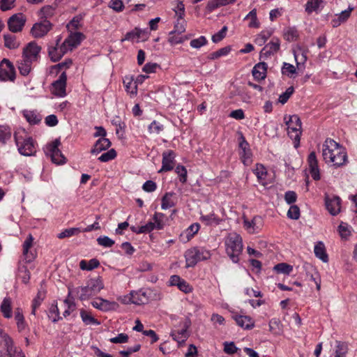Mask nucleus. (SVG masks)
I'll use <instances>...</instances> for the list:
<instances>
[{"label":"nucleus","mask_w":357,"mask_h":357,"mask_svg":"<svg viewBox=\"0 0 357 357\" xmlns=\"http://www.w3.org/2000/svg\"><path fill=\"white\" fill-rule=\"evenodd\" d=\"M322 155L326 163L331 162L337 167L345 165L348 161L346 149L331 138L323 144Z\"/></svg>","instance_id":"nucleus-1"},{"label":"nucleus","mask_w":357,"mask_h":357,"mask_svg":"<svg viewBox=\"0 0 357 357\" xmlns=\"http://www.w3.org/2000/svg\"><path fill=\"white\" fill-rule=\"evenodd\" d=\"M102 289H103L102 281L100 278H96L90 279L86 286L75 287L71 289V291L72 294H76L79 299L83 301L96 296Z\"/></svg>","instance_id":"nucleus-2"},{"label":"nucleus","mask_w":357,"mask_h":357,"mask_svg":"<svg viewBox=\"0 0 357 357\" xmlns=\"http://www.w3.org/2000/svg\"><path fill=\"white\" fill-rule=\"evenodd\" d=\"M14 139L17 150L21 155L31 156L36 153V143L31 137L27 135L24 130L15 132Z\"/></svg>","instance_id":"nucleus-3"},{"label":"nucleus","mask_w":357,"mask_h":357,"mask_svg":"<svg viewBox=\"0 0 357 357\" xmlns=\"http://www.w3.org/2000/svg\"><path fill=\"white\" fill-rule=\"evenodd\" d=\"M226 252L234 263H238L243 251V242L241 236L236 233L229 234L225 240Z\"/></svg>","instance_id":"nucleus-4"},{"label":"nucleus","mask_w":357,"mask_h":357,"mask_svg":"<svg viewBox=\"0 0 357 357\" xmlns=\"http://www.w3.org/2000/svg\"><path fill=\"white\" fill-rule=\"evenodd\" d=\"M287 126L289 137L294 140V146L297 149L300 145L301 135L302 133V123L298 115L285 116L284 118Z\"/></svg>","instance_id":"nucleus-5"},{"label":"nucleus","mask_w":357,"mask_h":357,"mask_svg":"<svg viewBox=\"0 0 357 357\" xmlns=\"http://www.w3.org/2000/svg\"><path fill=\"white\" fill-rule=\"evenodd\" d=\"M211 253L204 248L194 247L185 252L186 268L194 267L199 261L209 259Z\"/></svg>","instance_id":"nucleus-6"},{"label":"nucleus","mask_w":357,"mask_h":357,"mask_svg":"<svg viewBox=\"0 0 357 357\" xmlns=\"http://www.w3.org/2000/svg\"><path fill=\"white\" fill-rule=\"evenodd\" d=\"M0 337L1 339L0 342V357H14L16 349L14 347L12 338L1 329H0Z\"/></svg>","instance_id":"nucleus-7"},{"label":"nucleus","mask_w":357,"mask_h":357,"mask_svg":"<svg viewBox=\"0 0 357 357\" xmlns=\"http://www.w3.org/2000/svg\"><path fill=\"white\" fill-rule=\"evenodd\" d=\"M61 145L59 139H56L50 144H47L45 149V153L50 155L53 162L60 165L66 162V158L59 149Z\"/></svg>","instance_id":"nucleus-8"},{"label":"nucleus","mask_w":357,"mask_h":357,"mask_svg":"<svg viewBox=\"0 0 357 357\" xmlns=\"http://www.w3.org/2000/svg\"><path fill=\"white\" fill-rule=\"evenodd\" d=\"M16 78L15 68L12 62L3 59L0 63V81L14 82Z\"/></svg>","instance_id":"nucleus-9"},{"label":"nucleus","mask_w":357,"mask_h":357,"mask_svg":"<svg viewBox=\"0 0 357 357\" xmlns=\"http://www.w3.org/2000/svg\"><path fill=\"white\" fill-rule=\"evenodd\" d=\"M238 141V146L241 150L239 152L241 160L244 165L249 166L252 162V153L250 149V144L242 133L241 134Z\"/></svg>","instance_id":"nucleus-10"},{"label":"nucleus","mask_w":357,"mask_h":357,"mask_svg":"<svg viewBox=\"0 0 357 357\" xmlns=\"http://www.w3.org/2000/svg\"><path fill=\"white\" fill-rule=\"evenodd\" d=\"M41 47L35 41L29 43L23 49L22 58L32 61H38L40 58Z\"/></svg>","instance_id":"nucleus-11"},{"label":"nucleus","mask_w":357,"mask_h":357,"mask_svg":"<svg viewBox=\"0 0 357 357\" xmlns=\"http://www.w3.org/2000/svg\"><path fill=\"white\" fill-rule=\"evenodd\" d=\"M180 325L181 326V329L173 330L170 334L172 339L179 344L184 342L189 337L188 329L191 325V321L189 319H185L181 322Z\"/></svg>","instance_id":"nucleus-12"},{"label":"nucleus","mask_w":357,"mask_h":357,"mask_svg":"<svg viewBox=\"0 0 357 357\" xmlns=\"http://www.w3.org/2000/svg\"><path fill=\"white\" fill-rule=\"evenodd\" d=\"M162 167L158 173L172 171L176 163V153L172 150H167L162 153Z\"/></svg>","instance_id":"nucleus-13"},{"label":"nucleus","mask_w":357,"mask_h":357,"mask_svg":"<svg viewBox=\"0 0 357 357\" xmlns=\"http://www.w3.org/2000/svg\"><path fill=\"white\" fill-rule=\"evenodd\" d=\"M26 22V17L22 13L13 15L8 20V29L13 33H17L22 30Z\"/></svg>","instance_id":"nucleus-14"},{"label":"nucleus","mask_w":357,"mask_h":357,"mask_svg":"<svg viewBox=\"0 0 357 357\" xmlns=\"http://www.w3.org/2000/svg\"><path fill=\"white\" fill-rule=\"evenodd\" d=\"M67 75L65 72H63L59 79L54 81L52 84V93L59 97H64L66 95Z\"/></svg>","instance_id":"nucleus-15"},{"label":"nucleus","mask_w":357,"mask_h":357,"mask_svg":"<svg viewBox=\"0 0 357 357\" xmlns=\"http://www.w3.org/2000/svg\"><path fill=\"white\" fill-rule=\"evenodd\" d=\"M280 47V41L278 38H273L272 40L265 45L260 52V57L266 59L275 54Z\"/></svg>","instance_id":"nucleus-16"},{"label":"nucleus","mask_w":357,"mask_h":357,"mask_svg":"<svg viewBox=\"0 0 357 357\" xmlns=\"http://www.w3.org/2000/svg\"><path fill=\"white\" fill-rule=\"evenodd\" d=\"M52 24L50 21L44 20L43 22L36 23L31 29V33L34 38H41L50 30Z\"/></svg>","instance_id":"nucleus-17"},{"label":"nucleus","mask_w":357,"mask_h":357,"mask_svg":"<svg viewBox=\"0 0 357 357\" xmlns=\"http://www.w3.org/2000/svg\"><path fill=\"white\" fill-rule=\"evenodd\" d=\"M91 305L93 307L105 312L114 310L119 306L117 303L109 301L102 298H96L91 302Z\"/></svg>","instance_id":"nucleus-18"},{"label":"nucleus","mask_w":357,"mask_h":357,"mask_svg":"<svg viewBox=\"0 0 357 357\" xmlns=\"http://www.w3.org/2000/svg\"><path fill=\"white\" fill-rule=\"evenodd\" d=\"M263 225V220L261 216L256 215L251 220H243L244 228L250 234L257 232Z\"/></svg>","instance_id":"nucleus-19"},{"label":"nucleus","mask_w":357,"mask_h":357,"mask_svg":"<svg viewBox=\"0 0 357 357\" xmlns=\"http://www.w3.org/2000/svg\"><path fill=\"white\" fill-rule=\"evenodd\" d=\"M33 242V237L31 234H29L22 245L23 257L24 260L28 263L31 262L36 258V253L30 250L32 248Z\"/></svg>","instance_id":"nucleus-20"},{"label":"nucleus","mask_w":357,"mask_h":357,"mask_svg":"<svg viewBox=\"0 0 357 357\" xmlns=\"http://www.w3.org/2000/svg\"><path fill=\"white\" fill-rule=\"evenodd\" d=\"M307 162L310 168V173L314 181H319L321 178L318 161L315 152H311L307 158Z\"/></svg>","instance_id":"nucleus-21"},{"label":"nucleus","mask_w":357,"mask_h":357,"mask_svg":"<svg viewBox=\"0 0 357 357\" xmlns=\"http://www.w3.org/2000/svg\"><path fill=\"white\" fill-rule=\"evenodd\" d=\"M326 206L331 215H337L340 212L341 208L340 198L335 196L331 199L326 198Z\"/></svg>","instance_id":"nucleus-22"},{"label":"nucleus","mask_w":357,"mask_h":357,"mask_svg":"<svg viewBox=\"0 0 357 357\" xmlns=\"http://www.w3.org/2000/svg\"><path fill=\"white\" fill-rule=\"evenodd\" d=\"M268 65L265 62L257 63L252 69V75L257 80H263L266 78Z\"/></svg>","instance_id":"nucleus-23"},{"label":"nucleus","mask_w":357,"mask_h":357,"mask_svg":"<svg viewBox=\"0 0 357 357\" xmlns=\"http://www.w3.org/2000/svg\"><path fill=\"white\" fill-rule=\"evenodd\" d=\"M111 144V142L109 139L105 137H100L96 142L93 147L91 150V153L96 155L98 154L101 151L109 148Z\"/></svg>","instance_id":"nucleus-24"},{"label":"nucleus","mask_w":357,"mask_h":357,"mask_svg":"<svg viewBox=\"0 0 357 357\" xmlns=\"http://www.w3.org/2000/svg\"><path fill=\"white\" fill-rule=\"evenodd\" d=\"M0 312L2 313L4 318L10 319L12 317V300L10 297L3 298L0 305Z\"/></svg>","instance_id":"nucleus-25"},{"label":"nucleus","mask_w":357,"mask_h":357,"mask_svg":"<svg viewBox=\"0 0 357 357\" xmlns=\"http://www.w3.org/2000/svg\"><path fill=\"white\" fill-rule=\"evenodd\" d=\"M84 38V36L81 32L72 33L65 40L66 44H68V47L74 48L79 45Z\"/></svg>","instance_id":"nucleus-26"},{"label":"nucleus","mask_w":357,"mask_h":357,"mask_svg":"<svg viewBox=\"0 0 357 357\" xmlns=\"http://www.w3.org/2000/svg\"><path fill=\"white\" fill-rule=\"evenodd\" d=\"M132 303L135 305H142L148 302L149 298L146 292L143 289H140L137 291H132Z\"/></svg>","instance_id":"nucleus-27"},{"label":"nucleus","mask_w":357,"mask_h":357,"mask_svg":"<svg viewBox=\"0 0 357 357\" xmlns=\"http://www.w3.org/2000/svg\"><path fill=\"white\" fill-rule=\"evenodd\" d=\"M238 326L245 329H251L254 327V321L251 317L244 315H237L234 317Z\"/></svg>","instance_id":"nucleus-28"},{"label":"nucleus","mask_w":357,"mask_h":357,"mask_svg":"<svg viewBox=\"0 0 357 357\" xmlns=\"http://www.w3.org/2000/svg\"><path fill=\"white\" fill-rule=\"evenodd\" d=\"M253 172L256 175L258 182L263 185H266V179L268 174L266 167L261 164H257Z\"/></svg>","instance_id":"nucleus-29"},{"label":"nucleus","mask_w":357,"mask_h":357,"mask_svg":"<svg viewBox=\"0 0 357 357\" xmlns=\"http://www.w3.org/2000/svg\"><path fill=\"white\" fill-rule=\"evenodd\" d=\"M323 0H307L305 5V10L307 14H311L313 12L317 13H319L322 6Z\"/></svg>","instance_id":"nucleus-30"},{"label":"nucleus","mask_w":357,"mask_h":357,"mask_svg":"<svg viewBox=\"0 0 357 357\" xmlns=\"http://www.w3.org/2000/svg\"><path fill=\"white\" fill-rule=\"evenodd\" d=\"M33 63L29 60L22 58L20 61H17V68L20 73L23 76L28 75L32 68Z\"/></svg>","instance_id":"nucleus-31"},{"label":"nucleus","mask_w":357,"mask_h":357,"mask_svg":"<svg viewBox=\"0 0 357 357\" xmlns=\"http://www.w3.org/2000/svg\"><path fill=\"white\" fill-rule=\"evenodd\" d=\"M23 116L31 125L38 124L42 120L41 115L36 111L25 110L23 112Z\"/></svg>","instance_id":"nucleus-32"},{"label":"nucleus","mask_w":357,"mask_h":357,"mask_svg":"<svg viewBox=\"0 0 357 357\" xmlns=\"http://www.w3.org/2000/svg\"><path fill=\"white\" fill-rule=\"evenodd\" d=\"M314 252L315 256L320 259L322 261H328V257L326 252L325 245L322 242L319 241L315 244Z\"/></svg>","instance_id":"nucleus-33"},{"label":"nucleus","mask_w":357,"mask_h":357,"mask_svg":"<svg viewBox=\"0 0 357 357\" xmlns=\"http://www.w3.org/2000/svg\"><path fill=\"white\" fill-rule=\"evenodd\" d=\"M237 0H209L206 5V9L208 12H212L217 8L226 6L230 3H234Z\"/></svg>","instance_id":"nucleus-34"},{"label":"nucleus","mask_w":357,"mask_h":357,"mask_svg":"<svg viewBox=\"0 0 357 357\" xmlns=\"http://www.w3.org/2000/svg\"><path fill=\"white\" fill-rule=\"evenodd\" d=\"M200 221L205 225L209 226L213 224L218 225L220 222V218L215 213L211 212L207 215H201L199 218Z\"/></svg>","instance_id":"nucleus-35"},{"label":"nucleus","mask_w":357,"mask_h":357,"mask_svg":"<svg viewBox=\"0 0 357 357\" xmlns=\"http://www.w3.org/2000/svg\"><path fill=\"white\" fill-rule=\"evenodd\" d=\"M80 317L82 318V321L86 325H100V322L98 321L96 318H94L89 312H87L84 309L80 310Z\"/></svg>","instance_id":"nucleus-36"},{"label":"nucleus","mask_w":357,"mask_h":357,"mask_svg":"<svg viewBox=\"0 0 357 357\" xmlns=\"http://www.w3.org/2000/svg\"><path fill=\"white\" fill-rule=\"evenodd\" d=\"M100 262L96 259H91L89 261L82 259L79 262V268L84 271H91L96 268H98Z\"/></svg>","instance_id":"nucleus-37"},{"label":"nucleus","mask_w":357,"mask_h":357,"mask_svg":"<svg viewBox=\"0 0 357 357\" xmlns=\"http://www.w3.org/2000/svg\"><path fill=\"white\" fill-rule=\"evenodd\" d=\"M272 34H273L272 30H269V29L263 30L260 32V33H259L256 36V38L255 39V43L259 46H262L263 45L265 44L266 40L271 36Z\"/></svg>","instance_id":"nucleus-38"},{"label":"nucleus","mask_w":357,"mask_h":357,"mask_svg":"<svg viewBox=\"0 0 357 357\" xmlns=\"http://www.w3.org/2000/svg\"><path fill=\"white\" fill-rule=\"evenodd\" d=\"M4 45L10 50L17 49L20 43L17 41L16 36L12 34H5L3 36Z\"/></svg>","instance_id":"nucleus-39"},{"label":"nucleus","mask_w":357,"mask_h":357,"mask_svg":"<svg viewBox=\"0 0 357 357\" xmlns=\"http://www.w3.org/2000/svg\"><path fill=\"white\" fill-rule=\"evenodd\" d=\"M71 294V289L69 288L68 297L64 300V303L67 306V309L63 313L64 317L69 316L76 308V305L73 299H70Z\"/></svg>","instance_id":"nucleus-40"},{"label":"nucleus","mask_w":357,"mask_h":357,"mask_svg":"<svg viewBox=\"0 0 357 357\" xmlns=\"http://www.w3.org/2000/svg\"><path fill=\"white\" fill-rule=\"evenodd\" d=\"M174 192H166L162 198L161 208L166 210L175 206L176 203L172 200V197L174 195Z\"/></svg>","instance_id":"nucleus-41"},{"label":"nucleus","mask_w":357,"mask_h":357,"mask_svg":"<svg viewBox=\"0 0 357 357\" xmlns=\"http://www.w3.org/2000/svg\"><path fill=\"white\" fill-rule=\"evenodd\" d=\"M269 331L274 335H279L282 332V324L279 319L273 318L269 321Z\"/></svg>","instance_id":"nucleus-42"},{"label":"nucleus","mask_w":357,"mask_h":357,"mask_svg":"<svg viewBox=\"0 0 357 357\" xmlns=\"http://www.w3.org/2000/svg\"><path fill=\"white\" fill-rule=\"evenodd\" d=\"M166 215L162 213L155 212L153 216V220L156 227V229L161 230L165 227V220Z\"/></svg>","instance_id":"nucleus-43"},{"label":"nucleus","mask_w":357,"mask_h":357,"mask_svg":"<svg viewBox=\"0 0 357 357\" xmlns=\"http://www.w3.org/2000/svg\"><path fill=\"white\" fill-rule=\"evenodd\" d=\"M231 51V47L229 46H227L222 48L219 49L218 50L211 52L208 55V59L209 60H215L221 56H227Z\"/></svg>","instance_id":"nucleus-44"},{"label":"nucleus","mask_w":357,"mask_h":357,"mask_svg":"<svg viewBox=\"0 0 357 357\" xmlns=\"http://www.w3.org/2000/svg\"><path fill=\"white\" fill-rule=\"evenodd\" d=\"M348 351L347 344L342 342H337L336 348L333 356L331 357H346Z\"/></svg>","instance_id":"nucleus-45"},{"label":"nucleus","mask_w":357,"mask_h":357,"mask_svg":"<svg viewBox=\"0 0 357 357\" xmlns=\"http://www.w3.org/2000/svg\"><path fill=\"white\" fill-rule=\"evenodd\" d=\"M298 38V33L295 27H288L284 31V38L289 41L296 40Z\"/></svg>","instance_id":"nucleus-46"},{"label":"nucleus","mask_w":357,"mask_h":357,"mask_svg":"<svg viewBox=\"0 0 357 357\" xmlns=\"http://www.w3.org/2000/svg\"><path fill=\"white\" fill-rule=\"evenodd\" d=\"M48 317L52 319V322L56 323L62 319L59 314V310L57 303L52 304L49 310Z\"/></svg>","instance_id":"nucleus-47"},{"label":"nucleus","mask_w":357,"mask_h":357,"mask_svg":"<svg viewBox=\"0 0 357 357\" xmlns=\"http://www.w3.org/2000/svg\"><path fill=\"white\" fill-rule=\"evenodd\" d=\"M82 232V229L78 227H72L64 229L63 231L59 233L57 237L60 239L70 237L75 235H77Z\"/></svg>","instance_id":"nucleus-48"},{"label":"nucleus","mask_w":357,"mask_h":357,"mask_svg":"<svg viewBox=\"0 0 357 357\" xmlns=\"http://www.w3.org/2000/svg\"><path fill=\"white\" fill-rule=\"evenodd\" d=\"M245 20H250L249 22V27L250 28H259V22L257 20V10L256 9L252 10L245 17Z\"/></svg>","instance_id":"nucleus-49"},{"label":"nucleus","mask_w":357,"mask_h":357,"mask_svg":"<svg viewBox=\"0 0 357 357\" xmlns=\"http://www.w3.org/2000/svg\"><path fill=\"white\" fill-rule=\"evenodd\" d=\"M56 6H45L40 10V18L47 20V18L51 17L54 15Z\"/></svg>","instance_id":"nucleus-50"},{"label":"nucleus","mask_w":357,"mask_h":357,"mask_svg":"<svg viewBox=\"0 0 357 357\" xmlns=\"http://www.w3.org/2000/svg\"><path fill=\"white\" fill-rule=\"evenodd\" d=\"M45 298V294L38 291L36 297L33 300L32 304H31V314L35 315L37 308L39 307V306L41 305L43 301Z\"/></svg>","instance_id":"nucleus-51"},{"label":"nucleus","mask_w":357,"mask_h":357,"mask_svg":"<svg viewBox=\"0 0 357 357\" xmlns=\"http://www.w3.org/2000/svg\"><path fill=\"white\" fill-rule=\"evenodd\" d=\"M140 33H141V29L135 28L133 30L126 33L124 38L122 39V41H123V40L133 41L135 39H137V40L140 39L141 38H143V36H140Z\"/></svg>","instance_id":"nucleus-52"},{"label":"nucleus","mask_w":357,"mask_h":357,"mask_svg":"<svg viewBox=\"0 0 357 357\" xmlns=\"http://www.w3.org/2000/svg\"><path fill=\"white\" fill-rule=\"evenodd\" d=\"M200 225L199 223H193L190 225L184 231L188 241H190L199 231Z\"/></svg>","instance_id":"nucleus-53"},{"label":"nucleus","mask_w":357,"mask_h":357,"mask_svg":"<svg viewBox=\"0 0 357 357\" xmlns=\"http://www.w3.org/2000/svg\"><path fill=\"white\" fill-rule=\"evenodd\" d=\"M274 270L278 273L289 275L293 271V267L286 263H279L274 266Z\"/></svg>","instance_id":"nucleus-54"},{"label":"nucleus","mask_w":357,"mask_h":357,"mask_svg":"<svg viewBox=\"0 0 357 357\" xmlns=\"http://www.w3.org/2000/svg\"><path fill=\"white\" fill-rule=\"evenodd\" d=\"M307 51L303 50H299L298 52H295L294 57L298 67V66L304 64L306 62L307 59Z\"/></svg>","instance_id":"nucleus-55"},{"label":"nucleus","mask_w":357,"mask_h":357,"mask_svg":"<svg viewBox=\"0 0 357 357\" xmlns=\"http://www.w3.org/2000/svg\"><path fill=\"white\" fill-rule=\"evenodd\" d=\"M11 137V130L9 127L0 126V143L5 144Z\"/></svg>","instance_id":"nucleus-56"},{"label":"nucleus","mask_w":357,"mask_h":357,"mask_svg":"<svg viewBox=\"0 0 357 357\" xmlns=\"http://www.w3.org/2000/svg\"><path fill=\"white\" fill-rule=\"evenodd\" d=\"M48 54L50 59L53 62L59 61L63 56V53L60 52L57 47H50L48 50Z\"/></svg>","instance_id":"nucleus-57"},{"label":"nucleus","mask_w":357,"mask_h":357,"mask_svg":"<svg viewBox=\"0 0 357 357\" xmlns=\"http://www.w3.org/2000/svg\"><path fill=\"white\" fill-rule=\"evenodd\" d=\"M164 130V126L160 122L153 121L148 127V131L150 134H159Z\"/></svg>","instance_id":"nucleus-58"},{"label":"nucleus","mask_w":357,"mask_h":357,"mask_svg":"<svg viewBox=\"0 0 357 357\" xmlns=\"http://www.w3.org/2000/svg\"><path fill=\"white\" fill-rule=\"evenodd\" d=\"M175 172L179 177L180 182L182 183H186L188 178L186 168L183 165H178L176 167Z\"/></svg>","instance_id":"nucleus-59"},{"label":"nucleus","mask_w":357,"mask_h":357,"mask_svg":"<svg viewBox=\"0 0 357 357\" xmlns=\"http://www.w3.org/2000/svg\"><path fill=\"white\" fill-rule=\"evenodd\" d=\"M207 43L208 40L204 36H201L197 38L192 40L190 45L193 48L199 49L201 47L206 45Z\"/></svg>","instance_id":"nucleus-60"},{"label":"nucleus","mask_w":357,"mask_h":357,"mask_svg":"<svg viewBox=\"0 0 357 357\" xmlns=\"http://www.w3.org/2000/svg\"><path fill=\"white\" fill-rule=\"evenodd\" d=\"M116 157V152L114 149H112L108 151L102 153L99 158L98 160L102 162H106L114 159Z\"/></svg>","instance_id":"nucleus-61"},{"label":"nucleus","mask_w":357,"mask_h":357,"mask_svg":"<svg viewBox=\"0 0 357 357\" xmlns=\"http://www.w3.org/2000/svg\"><path fill=\"white\" fill-rule=\"evenodd\" d=\"M186 39L187 38L181 36V33H174L173 35L169 34L168 42L172 45H175L183 43Z\"/></svg>","instance_id":"nucleus-62"},{"label":"nucleus","mask_w":357,"mask_h":357,"mask_svg":"<svg viewBox=\"0 0 357 357\" xmlns=\"http://www.w3.org/2000/svg\"><path fill=\"white\" fill-rule=\"evenodd\" d=\"M294 89L293 86L287 88L286 91L279 96V102L283 105L285 104L288 101L289 98L291 96V95L294 93Z\"/></svg>","instance_id":"nucleus-63"},{"label":"nucleus","mask_w":357,"mask_h":357,"mask_svg":"<svg viewBox=\"0 0 357 357\" xmlns=\"http://www.w3.org/2000/svg\"><path fill=\"white\" fill-rule=\"evenodd\" d=\"M227 30V26H224L220 31L212 36V41L215 43L220 42L226 36Z\"/></svg>","instance_id":"nucleus-64"}]
</instances>
